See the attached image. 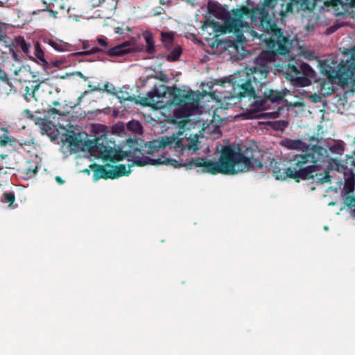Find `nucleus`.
Returning <instances> with one entry per match:
<instances>
[{"mask_svg":"<svg viewBox=\"0 0 355 355\" xmlns=\"http://www.w3.org/2000/svg\"><path fill=\"white\" fill-rule=\"evenodd\" d=\"M187 135L186 134L184 138L174 136L165 137L161 139L153 140L149 142H144L141 139H128V143L130 147L128 160L132 162V164L129 165V168L132 166L155 165V162L158 160L145 156V154L153 155L167 146L175 149L176 152L182 153L185 150L191 151L192 153L196 152L199 148L200 143L198 135H190L189 137H187ZM89 167L94 172L93 179L94 181L100 179H116L124 175H128L131 172L130 169H127L124 164L114 166L110 164L100 165L94 163L91 164Z\"/></svg>","mask_w":355,"mask_h":355,"instance_id":"nucleus-1","label":"nucleus"},{"mask_svg":"<svg viewBox=\"0 0 355 355\" xmlns=\"http://www.w3.org/2000/svg\"><path fill=\"white\" fill-rule=\"evenodd\" d=\"M1 157L2 159H4V158H6L7 157V155H2Z\"/></svg>","mask_w":355,"mask_h":355,"instance_id":"nucleus-59","label":"nucleus"},{"mask_svg":"<svg viewBox=\"0 0 355 355\" xmlns=\"http://www.w3.org/2000/svg\"><path fill=\"white\" fill-rule=\"evenodd\" d=\"M331 150L334 153L342 154L345 150V148L342 143H338L332 146Z\"/></svg>","mask_w":355,"mask_h":355,"instance_id":"nucleus-38","label":"nucleus"},{"mask_svg":"<svg viewBox=\"0 0 355 355\" xmlns=\"http://www.w3.org/2000/svg\"><path fill=\"white\" fill-rule=\"evenodd\" d=\"M114 95L116 96L121 103H123V101H130L135 102L136 104H140L143 106L153 107L154 105L159 102V99L161 98L164 96L165 92L161 93L156 87H154L147 93L145 97H142L139 101L135 97L131 96L127 91H116V94Z\"/></svg>","mask_w":355,"mask_h":355,"instance_id":"nucleus-8","label":"nucleus"},{"mask_svg":"<svg viewBox=\"0 0 355 355\" xmlns=\"http://www.w3.org/2000/svg\"><path fill=\"white\" fill-rule=\"evenodd\" d=\"M169 51V53L166 56V60L168 62H176L182 55V49L181 46L175 45Z\"/></svg>","mask_w":355,"mask_h":355,"instance_id":"nucleus-21","label":"nucleus"},{"mask_svg":"<svg viewBox=\"0 0 355 355\" xmlns=\"http://www.w3.org/2000/svg\"><path fill=\"white\" fill-rule=\"evenodd\" d=\"M349 67L355 71V55H352V62L350 63V65Z\"/></svg>","mask_w":355,"mask_h":355,"instance_id":"nucleus-49","label":"nucleus"},{"mask_svg":"<svg viewBox=\"0 0 355 355\" xmlns=\"http://www.w3.org/2000/svg\"><path fill=\"white\" fill-rule=\"evenodd\" d=\"M240 85L241 84L234 85L232 91L230 92L228 95L224 96V103L227 106L236 105L244 98H248V100L256 98L254 96H251V95H245L243 94L242 90L238 89L240 87Z\"/></svg>","mask_w":355,"mask_h":355,"instance_id":"nucleus-13","label":"nucleus"},{"mask_svg":"<svg viewBox=\"0 0 355 355\" xmlns=\"http://www.w3.org/2000/svg\"><path fill=\"white\" fill-rule=\"evenodd\" d=\"M55 180L59 184H62L64 183V180L60 176H56Z\"/></svg>","mask_w":355,"mask_h":355,"instance_id":"nucleus-51","label":"nucleus"},{"mask_svg":"<svg viewBox=\"0 0 355 355\" xmlns=\"http://www.w3.org/2000/svg\"><path fill=\"white\" fill-rule=\"evenodd\" d=\"M6 36L4 29L3 24L0 23V42L3 40V39Z\"/></svg>","mask_w":355,"mask_h":355,"instance_id":"nucleus-47","label":"nucleus"},{"mask_svg":"<svg viewBox=\"0 0 355 355\" xmlns=\"http://www.w3.org/2000/svg\"><path fill=\"white\" fill-rule=\"evenodd\" d=\"M286 78L296 86L306 87L311 83L316 73L307 63H302L299 67L288 64L285 69Z\"/></svg>","mask_w":355,"mask_h":355,"instance_id":"nucleus-7","label":"nucleus"},{"mask_svg":"<svg viewBox=\"0 0 355 355\" xmlns=\"http://www.w3.org/2000/svg\"><path fill=\"white\" fill-rule=\"evenodd\" d=\"M347 173H350V176L346 179L345 185L348 192H352L354 189L355 171L349 169Z\"/></svg>","mask_w":355,"mask_h":355,"instance_id":"nucleus-26","label":"nucleus"},{"mask_svg":"<svg viewBox=\"0 0 355 355\" xmlns=\"http://www.w3.org/2000/svg\"><path fill=\"white\" fill-rule=\"evenodd\" d=\"M293 12V3L291 0L284 1V10L282 18L284 17L287 13Z\"/></svg>","mask_w":355,"mask_h":355,"instance_id":"nucleus-31","label":"nucleus"},{"mask_svg":"<svg viewBox=\"0 0 355 355\" xmlns=\"http://www.w3.org/2000/svg\"><path fill=\"white\" fill-rule=\"evenodd\" d=\"M127 128L128 130L135 133H141L143 127L139 121L132 120L127 123Z\"/></svg>","mask_w":355,"mask_h":355,"instance_id":"nucleus-28","label":"nucleus"},{"mask_svg":"<svg viewBox=\"0 0 355 355\" xmlns=\"http://www.w3.org/2000/svg\"><path fill=\"white\" fill-rule=\"evenodd\" d=\"M20 48L23 51L24 53L26 54L27 56L29 57L30 59H34L33 57L31 55V46L30 44L25 42L24 39H21L19 43Z\"/></svg>","mask_w":355,"mask_h":355,"instance_id":"nucleus-29","label":"nucleus"},{"mask_svg":"<svg viewBox=\"0 0 355 355\" xmlns=\"http://www.w3.org/2000/svg\"><path fill=\"white\" fill-rule=\"evenodd\" d=\"M242 28H240L238 32H234L236 34V41L229 40L225 42L227 47L236 48V42L243 44L246 42V39L241 32Z\"/></svg>","mask_w":355,"mask_h":355,"instance_id":"nucleus-23","label":"nucleus"},{"mask_svg":"<svg viewBox=\"0 0 355 355\" xmlns=\"http://www.w3.org/2000/svg\"><path fill=\"white\" fill-rule=\"evenodd\" d=\"M339 0H325L324 1V5L327 7L329 6H336L338 4Z\"/></svg>","mask_w":355,"mask_h":355,"instance_id":"nucleus-41","label":"nucleus"},{"mask_svg":"<svg viewBox=\"0 0 355 355\" xmlns=\"http://www.w3.org/2000/svg\"><path fill=\"white\" fill-rule=\"evenodd\" d=\"M52 105H54V106L59 105H60V102L58 101H54L52 102Z\"/></svg>","mask_w":355,"mask_h":355,"instance_id":"nucleus-56","label":"nucleus"},{"mask_svg":"<svg viewBox=\"0 0 355 355\" xmlns=\"http://www.w3.org/2000/svg\"><path fill=\"white\" fill-rule=\"evenodd\" d=\"M260 154L261 152L254 145L239 148L229 145L222 149L218 162L207 159L206 157H198L181 163L175 159L162 156L155 159L158 160L155 162V165H171L175 168L184 167L186 170L200 167L203 173L235 175L250 171L253 168H262L263 164L259 159Z\"/></svg>","mask_w":355,"mask_h":355,"instance_id":"nucleus-2","label":"nucleus"},{"mask_svg":"<svg viewBox=\"0 0 355 355\" xmlns=\"http://www.w3.org/2000/svg\"><path fill=\"white\" fill-rule=\"evenodd\" d=\"M1 131L3 132L1 135H0V146H6L7 144L12 145L14 141L9 138L8 134L9 132L6 128H1Z\"/></svg>","mask_w":355,"mask_h":355,"instance_id":"nucleus-27","label":"nucleus"},{"mask_svg":"<svg viewBox=\"0 0 355 355\" xmlns=\"http://www.w3.org/2000/svg\"><path fill=\"white\" fill-rule=\"evenodd\" d=\"M32 57H33L34 59L31 60L41 65L44 69L48 68L49 62L45 58L44 51L38 42H37L34 45V52Z\"/></svg>","mask_w":355,"mask_h":355,"instance_id":"nucleus-15","label":"nucleus"},{"mask_svg":"<svg viewBox=\"0 0 355 355\" xmlns=\"http://www.w3.org/2000/svg\"><path fill=\"white\" fill-rule=\"evenodd\" d=\"M160 3H161L162 4H164V1H160Z\"/></svg>","mask_w":355,"mask_h":355,"instance_id":"nucleus-62","label":"nucleus"},{"mask_svg":"<svg viewBox=\"0 0 355 355\" xmlns=\"http://www.w3.org/2000/svg\"><path fill=\"white\" fill-rule=\"evenodd\" d=\"M83 47L84 49H87L89 46L86 43H83Z\"/></svg>","mask_w":355,"mask_h":355,"instance_id":"nucleus-57","label":"nucleus"},{"mask_svg":"<svg viewBox=\"0 0 355 355\" xmlns=\"http://www.w3.org/2000/svg\"><path fill=\"white\" fill-rule=\"evenodd\" d=\"M0 80L7 84L8 86L12 87V83L10 81L7 73L0 67Z\"/></svg>","mask_w":355,"mask_h":355,"instance_id":"nucleus-35","label":"nucleus"},{"mask_svg":"<svg viewBox=\"0 0 355 355\" xmlns=\"http://www.w3.org/2000/svg\"><path fill=\"white\" fill-rule=\"evenodd\" d=\"M24 114H25V116L27 117V118H29L30 119L33 120V119H35V116L33 114V113L29 110H24Z\"/></svg>","mask_w":355,"mask_h":355,"instance_id":"nucleus-48","label":"nucleus"},{"mask_svg":"<svg viewBox=\"0 0 355 355\" xmlns=\"http://www.w3.org/2000/svg\"><path fill=\"white\" fill-rule=\"evenodd\" d=\"M301 5L304 9L313 10L315 8L313 0H301Z\"/></svg>","mask_w":355,"mask_h":355,"instance_id":"nucleus-37","label":"nucleus"},{"mask_svg":"<svg viewBox=\"0 0 355 355\" xmlns=\"http://www.w3.org/2000/svg\"><path fill=\"white\" fill-rule=\"evenodd\" d=\"M175 33L172 31H161L160 40L164 49L169 51L174 45Z\"/></svg>","mask_w":355,"mask_h":355,"instance_id":"nucleus-16","label":"nucleus"},{"mask_svg":"<svg viewBox=\"0 0 355 355\" xmlns=\"http://www.w3.org/2000/svg\"><path fill=\"white\" fill-rule=\"evenodd\" d=\"M91 6L96 7L101 6L102 3H107L110 6V9H116L117 6L118 0H90Z\"/></svg>","mask_w":355,"mask_h":355,"instance_id":"nucleus-25","label":"nucleus"},{"mask_svg":"<svg viewBox=\"0 0 355 355\" xmlns=\"http://www.w3.org/2000/svg\"><path fill=\"white\" fill-rule=\"evenodd\" d=\"M97 41H98V44L101 46H104V47L108 46V44H107V42L106 40V38H105V37H98Z\"/></svg>","mask_w":355,"mask_h":355,"instance_id":"nucleus-46","label":"nucleus"},{"mask_svg":"<svg viewBox=\"0 0 355 355\" xmlns=\"http://www.w3.org/2000/svg\"><path fill=\"white\" fill-rule=\"evenodd\" d=\"M228 14L229 12L225 8L220 6L219 10H218L217 12H215L214 15L219 19H224Z\"/></svg>","mask_w":355,"mask_h":355,"instance_id":"nucleus-34","label":"nucleus"},{"mask_svg":"<svg viewBox=\"0 0 355 355\" xmlns=\"http://www.w3.org/2000/svg\"><path fill=\"white\" fill-rule=\"evenodd\" d=\"M11 73L16 76V80L20 76H28L29 72V67L24 66L21 64H12L10 68Z\"/></svg>","mask_w":355,"mask_h":355,"instance_id":"nucleus-20","label":"nucleus"},{"mask_svg":"<svg viewBox=\"0 0 355 355\" xmlns=\"http://www.w3.org/2000/svg\"><path fill=\"white\" fill-rule=\"evenodd\" d=\"M48 44L57 51H66L70 45L68 43H64L62 41L49 40Z\"/></svg>","mask_w":355,"mask_h":355,"instance_id":"nucleus-24","label":"nucleus"},{"mask_svg":"<svg viewBox=\"0 0 355 355\" xmlns=\"http://www.w3.org/2000/svg\"><path fill=\"white\" fill-rule=\"evenodd\" d=\"M102 90H104L106 92H107L108 94H113V95L116 94V88L113 85H110V83L108 82H107L103 85V87L102 88Z\"/></svg>","mask_w":355,"mask_h":355,"instance_id":"nucleus-39","label":"nucleus"},{"mask_svg":"<svg viewBox=\"0 0 355 355\" xmlns=\"http://www.w3.org/2000/svg\"><path fill=\"white\" fill-rule=\"evenodd\" d=\"M17 81L21 83L24 82L28 83L25 87V98L29 101L30 98H35V92L40 88L41 85L44 82V79L39 77L35 72L31 71L29 69L28 76H20L17 79Z\"/></svg>","mask_w":355,"mask_h":355,"instance_id":"nucleus-11","label":"nucleus"},{"mask_svg":"<svg viewBox=\"0 0 355 355\" xmlns=\"http://www.w3.org/2000/svg\"><path fill=\"white\" fill-rule=\"evenodd\" d=\"M334 163L336 166V170L339 172H343L345 174L347 173V171L349 169V166H355V160L353 155H347L346 159L343 162L334 160Z\"/></svg>","mask_w":355,"mask_h":355,"instance_id":"nucleus-19","label":"nucleus"},{"mask_svg":"<svg viewBox=\"0 0 355 355\" xmlns=\"http://www.w3.org/2000/svg\"><path fill=\"white\" fill-rule=\"evenodd\" d=\"M162 12H156L155 15H160V14H162Z\"/></svg>","mask_w":355,"mask_h":355,"instance_id":"nucleus-60","label":"nucleus"},{"mask_svg":"<svg viewBox=\"0 0 355 355\" xmlns=\"http://www.w3.org/2000/svg\"><path fill=\"white\" fill-rule=\"evenodd\" d=\"M76 74H77L79 77H80L81 78H83L85 80L87 78V77H85V76L83 74V73H82V72H80V71H77V72H76Z\"/></svg>","mask_w":355,"mask_h":355,"instance_id":"nucleus-54","label":"nucleus"},{"mask_svg":"<svg viewBox=\"0 0 355 355\" xmlns=\"http://www.w3.org/2000/svg\"><path fill=\"white\" fill-rule=\"evenodd\" d=\"M42 11H44V12H49V14H50V16L53 17V18H56L57 16H58V12L55 10H53L51 8H49L47 7L44 8V9H42Z\"/></svg>","mask_w":355,"mask_h":355,"instance_id":"nucleus-43","label":"nucleus"},{"mask_svg":"<svg viewBox=\"0 0 355 355\" xmlns=\"http://www.w3.org/2000/svg\"><path fill=\"white\" fill-rule=\"evenodd\" d=\"M219 5L212 1H209L207 3V9L209 12L214 15L217 12L218 10H219Z\"/></svg>","mask_w":355,"mask_h":355,"instance_id":"nucleus-33","label":"nucleus"},{"mask_svg":"<svg viewBox=\"0 0 355 355\" xmlns=\"http://www.w3.org/2000/svg\"><path fill=\"white\" fill-rule=\"evenodd\" d=\"M171 96V104L178 106L173 112L177 119H187L191 116L198 107V101L193 94H184L180 88L173 87L168 92Z\"/></svg>","mask_w":355,"mask_h":355,"instance_id":"nucleus-5","label":"nucleus"},{"mask_svg":"<svg viewBox=\"0 0 355 355\" xmlns=\"http://www.w3.org/2000/svg\"><path fill=\"white\" fill-rule=\"evenodd\" d=\"M142 36L146 42L145 51L148 54H154L156 52V46L153 34L150 31H145Z\"/></svg>","mask_w":355,"mask_h":355,"instance_id":"nucleus-18","label":"nucleus"},{"mask_svg":"<svg viewBox=\"0 0 355 355\" xmlns=\"http://www.w3.org/2000/svg\"><path fill=\"white\" fill-rule=\"evenodd\" d=\"M354 212L355 213V209H354Z\"/></svg>","mask_w":355,"mask_h":355,"instance_id":"nucleus-63","label":"nucleus"},{"mask_svg":"<svg viewBox=\"0 0 355 355\" xmlns=\"http://www.w3.org/2000/svg\"><path fill=\"white\" fill-rule=\"evenodd\" d=\"M38 167L37 165L34 166H28L24 169L25 173L28 178H32L35 176L37 172Z\"/></svg>","mask_w":355,"mask_h":355,"instance_id":"nucleus-32","label":"nucleus"},{"mask_svg":"<svg viewBox=\"0 0 355 355\" xmlns=\"http://www.w3.org/2000/svg\"><path fill=\"white\" fill-rule=\"evenodd\" d=\"M88 87L90 88V90L92 92L102 90V88L101 87L100 84H98V85H93L91 83H89L88 84Z\"/></svg>","mask_w":355,"mask_h":355,"instance_id":"nucleus-45","label":"nucleus"},{"mask_svg":"<svg viewBox=\"0 0 355 355\" xmlns=\"http://www.w3.org/2000/svg\"><path fill=\"white\" fill-rule=\"evenodd\" d=\"M57 114L62 115L60 110H59L56 108L51 107L48 110L47 113L46 114V117L55 119V116Z\"/></svg>","mask_w":355,"mask_h":355,"instance_id":"nucleus-36","label":"nucleus"},{"mask_svg":"<svg viewBox=\"0 0 355 355\" xmlns=\"http://www.w3.org/2000/svg\"><path fill=\"white\" fill-rule=\"evenodd\" d=\"M349 77L348 70L345 69V66L342 65L337 70H329L327 71V80H324L321 83V89L327 90V94H331L335 92V89L333 86L334 83L338 80L341 85H344L347 82Z\"/></svg>","mask_w":355,"mask_h":355,"instance_id":"nucleus-10","label":"nucleus"},{"mask_svg":"<svg viewBox=\"0 0 355 355\" xmlns=\"http://www.w3.org/2000/svg\"><path fill=\"white\" fill-rule=\"evenodd\" d=\"M266 46L268 51H262L260 55L257 57L254 62V65L247 67L246 78L243 83L241 84L239 90H242L243 94L251 95L257 98L256 89L262 88L266 85V79L267 78L270 70V64L275 60V57L278 55H286L289 53L288 45L286 46V52L284 53H279L276 44L272 47L269 45V40H266Z\"/></svg>","mask_w":355,"mask_h":355,"instance_id":"nucleus-4","label":"nucleus"},{"mask_svg":"<svg viewBox=\"0 0 355 355\" xmlns=\"http://www.w3.org/2000/svg\"><path fill=\"white\" fill-rule=\"evenodd\" d=\"M345 203L349 207H355V196L347 198L346 199Z\"/></svg>","mask_w":355,"mask_h":355,"instance_id":"nucleus-42","label":"nucleus"},{"mask_svg":"<svg viewBox=\"0 0 355 355\" xmlns=\"http://www.w3.org/2000/svg\"><path fill=\"white\" fill-rule=\"evenodd\" d=\"M69 144H70L71 145V144H74V143H75V141H76V139L75 137H70L69 138Z\"/></svg>","mask_w":355,"mask_h":355,"instance_id":"nucleus-55","label":"nucleus"},{"mask_svg":"<svg viewBox=\"0 0 355 355\" xmlns=\"http://www.w3.org/2000/svg\"><path fill=\"white\" fill-rule=\"evenodd\" d=\"M85 171L86 173H89V170H87H87H85Z\"/></svg>","mask_w":355,"mask_h":355,"instance_id":"nucleus-61","label":"nucleus"},{"mask_svg":"<svg viewBox=\"0 0 355 355\" xmlns=\"http://www.w3.org/2000/svg\"><path fill=\"white\" fill-rule=\"evenodd\" d=\"M288 92L289 91L286 89L279 91L265 88L263 92L264 98L259 99V97L257 96V98L254 99V103L259 105V109L263 110L266 108L265 103L266 101H270L271 103H278L282 101Z\"/></svg>","mask_w":355,"mask_h":355,"instance_id":"nucleus-12","label":"nucleus"},{"mask_svg":"<svg viewBox=\"0 0 355 355\" xmlns=\"http://www.w3.org/2000/svg\"><path fill=\"white\" fill-rule=\"evenodd\" d=\"M103 49L98 47H93L92 49L88 50L89 55H92L97 53H105Z\"/></svg>","mask_w":355,"mask_h":355,"instance_id":"nucleus-44","label":"nucleus"},{"mask_svg":"<svg viewBox=\"0 0 355 355\" xmlns=\"http://www.w3.org/2000/svg\"><path fill=\"white\" fill-rule=\"evenodd\" d=\"M15 200V196L13 193L8 192L3 193V202H8L9 206H11Z\"/></svg>","mask_w":355,"mask_h":355,"instance_id":"nucleus-30","label":"nucleus"},{"mask_svg":"<svg viewBox=\"0 0 355 355\" xmlns=\"http://www.w3.org/2000/svg\"><path fill=\"white\" fill-rule=\"evenodd\" d=\"M112 152L110 153V159H106V162H116L123 160L125 157L128 159V151L116 150L113 147Z\"/></svg>","mask_w":355,"mask_h":355,"instance_id":"nucleus-22","label":"nucleus"},{"mask_svg":"<svg viewBox=\"0 0 355 355\" xmlns=\"http://www.w3.org/2000/svg\"><path fill=\"white\" fill-rule=\"evenodd\" d=\"M46 118H41V117H37L35 116V119H33L36 125H40L43 126L44 128H45L46 125H47Z\"/></svg>","mask_w":355,"mask_h":355,"instance_id":"nucleus-40","label":"nucleus"},{"mask_svg":"<svg viewBox=\"0 0 355 355\" xmlns=\"http://www.w3.org/2000/svg\"><path fill=\"white\" fill-rule=\"evenodd\" d=\"M42 2H43V3H44V5H46V7H47V8H48V5H47L46 1H44V0H43V1H42Z\"/></svg>","mask_w":355,"mask_h":355,"instance_id":"nucleus-58","label":"nucleus"},{"mask_svg":"<svg viewBox=\"0 0 355 355\" xmlns=\"http://www.w3.org/2000/svg\"><path fill=\"white\" fill-rule=\"evenodd\" d=\"M309 141L315 144L300 153H290L282 161L277 162L274 158L268 159V170L276 180H294L296 182L313 180L316 183L331 182V176L327 171L318 173L327 157V150L318 145V139L311 137Z\"/></svg>","mask_w":355,"mask_h":355,"instance_id":"nucleus-3","label":"nucleus"},{"mask_svg":"<svg viewBox=\"0 0 355 355\" xmlns=\"http://www.w3.org/2000/svg\"><path fill=\"white\" fill-rule=\"evenodd\" d=\"M311 144H306L301 139H286L282 141L281 144L284 147L291 149V150H300L303 151V150H307L315 144V142H311Z\"/></svg>","mask_w":355,"mask_h":355,"instance_id":"nucleus-14","label":"nucleus"},{"mask_svg":"<svg viewBox=\"0 0 355 355\" xmlns=\"http://www.w3.org/2000/svg\"><path fill=\"white\" fill-rule=\"evenodd\" d=\"M110 143L114 144V142L108 140L105 135H103L93 140H88L86 145L90 152L96 153L99 158L105 161L110 159V153H113L114 146H110Z\"/></svg>","mask_w":355,"mask_h":355,"instance_id":"nucleus-9","label":"nucleus"},{"mask_svg":"<svg viewBox=\"0 0 355 355\" xmlns=\"http://www.w3.org/2000/svg\"><path fill=\"white\" fill-rule=\"evenodd\" d=\"M291 105L293 106V107H302L303 104L300 102H295L293 104H291Z\"/></svg>","mask_w":355,"mask_h":355,"instance_id":"nucleus-53","label":"nucleus"},{"mask_svg":"<svg viewBox=\"0 0 355 355\" xmlns=\"http://www.w3.org/2000/svg\"><path fill=\"white\" fill-rule=\"evenodd\" d=\"M232 17L227 19L224 25L214 19H207L204 27H212L216 32L220 33L238 32L240 28L248 27V24L243 21L245 17H249V8L247 6H243L238 9L232 10Z\"/></svg>","mask_w":355,"mask_h":355,"instance_id":"nucleus-6","label":"nucleus"},{"mask_svg":"<svg viewBox=\"0 0 355 355\" xmlns=\"http://www.w3.org/2000/svg\"><path fill=\"white\" fill-rule=\"evenodd\" d=\"M130 52L128 43H123L110 48L106 51L105 53L110 57H119L125 55Z\"/></svg>","mask_w":355,"mask_h":355,"instance_id":"nucleus-17","label":"nucleus"},{"mask_svg":"<svg viewBox=\"0 0 355 355\" xmlns=\"http://www.w3.org/2000/svg\"><path fill=\"white\" fill-rule=\"evenodd\" d=\"M75 55H89L88 51L77 52L74 53Z\"/></svg>","mask_w":355,"mask_h":355,"instance_id":"nucleus-52","label":"nucleus"},{"mask_svg":"<svg viewBox=\"0 0 355 355\" xmlns=\"http://www.w3.org/2000/svg\"><path fill=\"white\" fill-rule=\"evenodd\" d=\"M63 63H64V62H63V61H62V60H56V61L53 62V67H60Z\"/></svg>","mask_w":355,"mask_h":355,"instance_id":"nucleus-50","label":"nucleus"}]
</instances>
